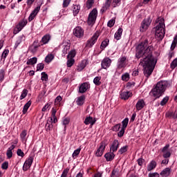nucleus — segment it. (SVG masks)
<instances>
[{
	"mask_svg": "<svg viewBox=\"0 0 177 177\" xmlns=\"http://www.w3.org/2000/svg\"><path fill=\"white\" fill-rule=\"evenodd\" d=\"M91 88V84L88 82H84L82 84L79 88L80 93H85Z\"/></svg>",
	"mask_w": 177,
	"mask_h": 177,
	"instance_id": "nucleus-11",
	"label": "nucleus"
},
{
	"mask_svg": "<svg viewBox=\"0 0 177 177\" xmlns=\"http://www.w3.org/2000/svg\"><path fill=\"white\" fill-rule=\"evenodd\" d=\"M27 95H28V90L24 88L22 91L21 96H20V100H23V99H24L26 97V96H27Z\"/></svg>",
	"mask_w": 177,
	"mask_h": 177,
	"instance_id": "nucleus-39",
	"label": "nucleus"
},
{
	"mask_svg": "<svg viewBox=\"0 0 177 177\" xmlns=\"http://www.w3.org/2000/svg\"><path fill=\"white\" fill-rule=\"evenodd\" d=\"M93 83L95 85H97L99 86L100 85H102V82L100 81V77H95L93 80Z\"/></svg>",
	"mask_w": 177,
	"mask_h": 177,
	"instance_id": "nucleus-38",
	"label": "nucleus"
},
{
	"mask_svg": "<svg viewBox=\"0 0 177 177\" xmlns=\"http://www.w3.org/2000/svg\"><path fill=\"white\" fill-rule=\"evenodd\" d=\"M45 67V65L44 64H38L37 65V71H42Z\"/></svg>",
	"mask_w": 177,
	"mask_h": 177,
	"instance_id": "nucleus-43",
	"label": "nucleus"
},
{
	"mask_svg": "<svg viewBox=\"0 0 177 177\" xmlns=\"http://www.w3.org/2000/svg\"><path fill=\"white\" fill-rule=\"evenodd\" d=\"M120 128H121V124H118L113 126L112 129L114 132H118Z\"/></svg>",
	"mask_w": 177,
	"mask_h": 177,
	"instance_id": "nucleus-44",
	"label": "nucleus"
},
{
	"mask_svg": "<svg viewBox=\"0 0 177 177\" xmlns=\"http://www.w3.org/2000/svg\"><path fill=\"white\" fill-rule=\"evenodd\" d=\"M127 151H128V146H124L119 149L118 153H120V154H124V153H127Z\"/></svg>",
	"mask_w": 177,
	"mask_h": 177,
	"instance_id": "nucleus-41",
	"label": "nucleus"
},
{
	"mask_svg": "<svg viewBox=\"0 0 177 177\" xmlns=\"http://www.w3.org/2000/svg\"><path fill=\"white\" fill-rule=\"evenodd\" d=\"M70 124V118H66L63 120V125H68Z\"/></svg>",
	"mask_w": 177,
	"mask_h": 177,
	"instance_id": "nucleus-57",
	"label": "nucleus"
},
{
	"mask_svg": "<svg viewBox=\"0 0 177 177\" xmlns=\"http://www.w3.org/2000/svg\"><path fill=\"white\" fill-rule=\"evenodd\" d=\"M148 45L149 40L145 39L138 45L136 53V57H137V59L144 57L143 59H140V64L142 66L144 75L147 78H149L150 75H151V73L154 71V67H156V62H154V57H153L154 47L152 46H148ZM147 46L148 47L147 48Z\"/></svg>",
	"mask_w": 177,
	"mask_h": 177,
	"instance_id": "nucleus-1",
	"label": "nucleus"
},
{
	"mask_svg": "<svg viewBox=\"0 0 177 177\" xmlns=\"http://www.w3.org/2000/svg\"><path fill=\"white\" fill-rule=\"evenodd\" d=\"M75 50H72L69 52L68 56H67V59H74V57H75Z\"/></svg>",
	"mask_w": 177,
	"mask_h": 177,
	"instance_id": "nucleus-35",
	"label": "nucleus"
},
{
	"mask_svg": "<svg viewBox=\"0 0 177 177\" xmlns=\"http://www.w3.org/2000/svg\"><path fill=\"white\" fill-rule=\"evenodd\" d=\"M35 16H37L36 14H34V12H31L28 17V21H32V20H34V19L35 18Z\"/></svg>",
	"mask_w": 177,
	"mask_h": 177,
	"instance_id": "nucleus-55",
	"label": "nucleus"
},
{
	"mask_svg": "<svg viewBox=\"0 0 177 177\" xmlns=\"http://www.w3.org/2000/svg\"><path fill=\"white\" fill-rule=\"evenodd\" d=\"M38 59L37 58V57H34L32 58H30L29 59H28L26 64L28 66H34V64H37V62Z\"/></svg>",
	"mask_w": 177,
	"mask_h": 177,
	"instance_id": "nucleus-20",
	"label": "nucleus"
},
{
	"mask_svg": "<svg viewBox=\"0 0 177 177\" xmlns=\"http://www.w3.org/2000/svg\"><path fill=\"white\" fill-rule=\"evenodd\" d=\"M41 81H48V74L45 72L41 73Z\"/></svg>",
	"mask_w": 177,
	"mask_h": 177,
	"instance_id": "nucleus-45",
	"label": "nucleus"
},
{
	"mask_svg": "<svg viewBox=\"0 0 177 177\" xmlns=\"http://www.w3.org/2000/svg\"><path fill=\"white\" fill-rule=\"evenodd\" d=\"M106 146H107V140H104L100 142V146L97 149L95 156L97 157H102L103 156V153L104 151V149H106Z\"/></svg>",
	"mask_w": 177,
	"mask_h": 177,
	"instance_id": "nucleus-6",
	"label": "nucleus"
},
{
	"mask_svg": "<svg viewBox=\"0 0 177 177\" xmlns=\"http://www.w3.org/2000/svg\"><path fill=\"white\" fill-rule=\"evenodd\" d=\"M57 111L55 108L52 109V113H51V117H56V113Z\"/></svg>",
	"mask_w": 177,
	"mask_h": 177,
	"instance_id": "nucleus-64",
	"label": "nucleus"
},
{
	"mask_svg": "<svg viewBox=\"0 0 177 177\" xmlns=\"http://www.w3.org/2000/svg\"><path fill=\"white\" fill-rule=\"evenodd\" d=\"M8 55H9V50H4L1 56L4 59H6V56H8Z\"/></svg>",
	"mask_w": 177,
	"mask_h": 177,
	"instance_id": "nucleus-59",
	"label": "nucleus"
},
{
	"mask_svg": "<svg viewBox=\"0 0 177 177\" xmlns=\"http://www.w3.org/2000/svg\"><path fill=\"white\" fill-rule=\"evenodd\" d=\"M138 165H140V167H142V165H143V162H145V160L142 158L138 159Z\"/></svg>",
	"mask_w": 177,
	"mask_h": 177,
	"instance_id": "nucleus-61",
	"label": "nucleus"
},
{
	"mask_svg": "<svg viewBox=\"0 0 177 177\" xmlns=\"http://www.w3.org/2000/svg\"><path fill=\"white\" fill-rule=\"evenodd\" d=\"M110 64H111V59L109 57H106L102 60L101 66L102 68H107L110 67Z\"/></svg>",
	"mask_w": 177,
	"mask_h": 177,
	"instance_id": "nucleus-14",
	"label": "nucleus"
},
{
	"mask_svg": "<svg viewBox=\"0 0 177 177\" xmlns=\"http://www.w3.org/2000/svg\"><path fill=\"white\" fill-rule=\"evenodd\" d=\"M120 98L122 100H128L129 97H132V93L130 91H122L120 93Z\"/></svg>",
	"mask_w": 177,
	"mask_h": 177,
	"instance_id": "nucleus-12",
	"label": "nucleus"
},
{
	"mask_svg": "<svg viewBox=\"0 0 177 177\" xmlns=\"http://www.w3.org/2000/svg\"><path fill=\"white\" fill-rule=\"evenodd\" d=\"M52 122H53V119L50 118V120L47 121V123L46 124V126H45L46 131H47V132H49V131L53 129V124H52Z\"/></svg>",
	"mask_w": 177,
	"mask_h": 177,
	"instance_id": "nucleus-16",
	"label": "nucleus"
},
{
	"mask_svg": "<svg viewBox=\"0 0 177 177\" xmlns=\"http://www.w3.org/2000/svg\"><path fill=\"white\" fill-rule=\"evenodd\" d=\"M132 86H135V82H128L127 84V88H132Z\"/></svg>",
	"mask_w": 177,
	"mask_h": 177,
	"instance_id": "nucleus-62",
	"label": "nucleus"
},
{
	"mask_svg": "<svg viewBox=\"0 0 177 177\" xmlns=\"http://www.w3.org/2000/svg\"><path fill=\"white\" fill-rule=\"evenodd\" d=\"M127 61L126 57H122L120 58L118 64V68H123V67H125V62Z\"/></svg>",
	"mask_w": 177,
	"mask_h": 177,
	"instance_id": "nucleus-22",
	"label": "nucleus"
},
{
	"mask_svg": "<svg viewBox=\"0 0 177 177\" xmlns=\"http://www.w3.org/2000/svg\"><path fill=\"white\" fill-rule=\"evenodd\" d=\"M163 157L164 158H169V157H171V152L169 151H166V152H163Z\"/></svg>",
	"mask_w": 177,
	"mask_h": 177,
	"instance_id": "nucleus-58",
	"label": "nucleus"
},
{
	"mask_svg": "<svg viewBox=\"0 0 177 177\" xmlns=\"http://www.w3.org/2000/svg\"><path fill=\"white\" fill-rule=\"evenodd\" d=\"M149 177H160V174L158 173H153L149 174Z\"/></svg>",
	"mask_w": 177,
	"mask_h": 177,
	"instance_id": "nucleus-63",
	"label": "nucleus"
},
{
	"mask_svg": "<svg viewBox=\"0 0 177 177\" xmlns=\"http://www.w3.org/2000/svg\"><path fill=\"white\" fill-rule=\"evenodd\" d=\"M97 17V9L93 8L88 15L87 24L88 26H93L96 23V19Z\"/></svg>",
	"mask_w": 177,
	"mask_h": 177,
	"instance_id": "nucleus-4",
	"label": "nucleus"
},
{
	"mask_svg": "<svg viewBox=\"0 0 177 177\" xmlns=\"http://www.w3.org/2000/svg\"><path fill=\"white\" fill-rule=\"evenodd\" d=\"M95 3V1L94 0H87L86 5V8L88 9H91L92 8V6H93V4Z\"/></svg>",
	"mask_w": 177,
	"mask_h": 177,
	"instance_id": "nucleus-36",
	"label": "nucleus"
},
{
	"mask_svg": "<svg viewBox=\"0 0 177 177\" xmlns=\"http://www.w3.org/2000/svg\"><path fill=\"white\" fill-rule=\"evenodd\" d=\"M33 158L32 156H30L24 162L23 166V171H28L30 168H31V165H32Z\"/></svg>",
	"mask_w": 177,
	"mask_h": 177,
	"instance_id": "nucleus-9",
	"label": "nucleus"
},
{
	"mask_svg": "<svg viewBox=\"0 0 177 177\" xmlns=\"http://www.w3.org/2000/svg\"><path fill=\"white\" fill-rule=\"evenodd\" d=\"M30 106H31V100H29L25 105L24 106V109L22 111L23 114H26L27 113L28 109H30Z\"/></svg>",
	"mask_w": 177,
	"mask_h": 177,
	"instance_id": "nucleus-27",
	"label": "nucleus"
},
{
	"mask_svg": "<svg viewBox=\"0 0 177 177\" xmlns=\"http://www.w3.org/2000/svg\"><path fill=\"white\" fill-rule=\"evenodd\" d=\"M73 13L75 16H77L78 13H80V10L81 9V6L80 5H75L73 6Z\"/></svg>",
	"mask_w": 177,
	"mask_h": 177,
	"instance_id": "nucleus-31",
	"label": "nucleus"
},
{
	"mask_svg": "<svg viewBox=\"0 0 177 177\" xmlns=\"http://www.w3.org/2000/svg\"><path fill=\"white\" fill-rule=\"evenodd\" d=\"M177 45V35H176L174 38V40L172 41L171 46V50H174L175 48H176Z\"/></svg>",
	"mask_w": 177,
	"mask_h": 177,
	"instance_id": "nucleus-33",
	"label": "nucleus"
},
{
	"mask_svg": "<svg viewBox=\"0 0 177 177\" xmlns=\"http://www.w3.org/2000/svg\"><path fill=\"white\" fill-rule=\"evenodd\" d=\"M53 59H55V56L53 54L48 55L45 58V62L46 63H50Z\"/></svg>",
	"mask_w": 177,
	"mask_h": 177,
	"instance_id": "nucleus-34",
	"label": "nucleus"
},
{
	"mask_svg": "<svg viewBox=\"0 0 177 177\" xmlns=\"http://www.w3.org/2000/svg\"><path fill=\"white\" fill-rule=\"evenodd\" d=\"M109 42H110V40L109 39H105L101 44L100 49L102 50H104L108 46Z\"/></svg>",
	"mask_w": 177,
	"mask_h": 177,
	"instance_id": "nucleus-24",
	"label": "nucleus"
},
{
	"mask_svg": "<svg viewBox=\"0 0 177 177\" xmlns=\"http://www.w3.org/2000/svg\"><path fill=\"white\" fill-rule=\"evenodd\" d=\"M150 24H151V20H150V18L144 19L142 21V24L141 25L140 31L141 32H143V31H145V30L147 29V27H149V26H150Z\"/></svg>",
	"mask_w": 177,
	"mask_h": 177,
	"instance_id": "nucleus-10",
	"label": "nucleus"
},
{
	"mask_svg": "<svg viewBox=\"0 0 177 177\" xmlns=\"http://www.w3.org/2000/svg\"><path fill=\"white\" fill-rule=\"evenodd\" d=\"M49 41H50V35H46L41 39V41L43 42L44 44H48Z\"/></svg>",
	"mask_w": 177,
	"mask_h": 177,
	"instance_id": "nucleus-29",
	"label": "nucleus"
},
{
	"mask_svg": "<svg viewBox=\"0 0 177 177\" xmlns=\"http://www.w3.org/2000/svg\"><path fill=\"white\" fill-rule=\"evenodd\" d=\"M168 100H169V96L165 97L160 102V106H165V104L168 103Z\"/></svg>",
	"mask_w": 177,
	"mask_h": 177,
	"instance_id": "nucleus-40",
	"label": "nucleus"
},
{
	"mask_svg": "<svg viewBox=\"0 0 177 177\" xmlns=\"http://www.w3.org/2000/svg\"><path fill=\"white\" fill-rule=\"evenodd\" d=\"M128 122H129V119H128V118H126L124 120H122V127L121 130L118 133V136L119 138H122V136H124V133H125V129H127V127H128Z\"/></svg>",
	"mask_w": 177,
	"mask_h": 177,
	"instance_id": "nucleus-7",
	"label": "nucleus"
},
{
	"mask_svg": "<svg viewBox=\"0 0 177 177\" xmlns=\"http://www.w3.org/2000/svg\"><path fill=\"white\" fill-rule=\"evenodd\" d=\"M7 158L10 159L13 157V152L9 149L7 150L6 152Z\"/></svg>",
	"mask_w": 177,
	"mask_h": 177,
	"instance_id": "nucleus-49",
	"label": "nucleus"
},
{
	"mask_svg": "<svg viewBox=\"0 0 177 177\" xmlns=\"http://www.w3.org/2000/svg\"><path fill=\"white\" fill-rule=\"evenodd\" d=\"M164 22L160 21L156 26L155 38L158 39V41H162L164 36L165 35V29L164 28Z\"/></svg>",
	"mask_w": 177,
	"mask_h": 177,
	"instance_id": "nucleus-3",
	"label": "nucleus"
},
{
	"mask_svg": "<svg viewBox=\"0 0 177 177\" xmlns=\"http://www.w3.org/2000/svg\"><path fill=\"white\" fill-rule=\"evenodd\" d=\"M167 86H168V81H160L158 82L156 86L151 90V93L154 97L158 99L162 96L164 92H165V89H167Z\"/></svg>",
	"mask_w": 177,
	"mask_h": 177,
	"instance_id": "nucleus-2",
	"label": "nucleus"
},
{
	"mask_svg": "<svg viewBox=\"0 0 177 177\" xmlns=\"http://www.w3.org/2000/svg\"><path fill=\"white\" fill-rule=\"evenodd\" d=\"M5 80V70H0V82H2Z\"/></svg>",
	"mask_w": 177,
	"mask_h": 177,
	"instance_id": "nucleus-42",
	"label": "nucleus"
},
{
	"mask_svg": "<svg viewBox=\"0 0 177 177\" xmlns=\"http://www.w3.org/2000/svg\"><path fill=\"white\" fill-rule=\"evenodd\" d=\"M112 1L113 0H106L104 6L109 9V8H110V6L111 5V1Z\"/></svg>",
	"mask_w": 177,
	"mask_h": 177,
	"instance_id": "nucleus-51",
	"label": "nucleus"
},
{
	"mask_svg": "<svg viewBox=\"0 0 177 177\" xmlns=\"http://www.w3.org/2000/svg\"><path fill=\"white\" fill-rule=\"evenodd\" d=\"M84 102H85V95L78 97L76 100L77 106H82V104H84Z\"/></svg>",
	"mask_w": 177,
	"mask_h": 177,
	"instance_id": "nucleus-23",
	"label": "nucleus"
},
{
	"mask_svg": "<svg viewBox=\"0 0 177 177\" xmlns=\"http://www.w3.org/2000/svg\"><path fill=\"white\" fill-rule=\"evenodd\" d=\"M96 122V119L92 118V116H87L84 120V124L85 125H91V127L95 125V123Z\"/></svg>",
	"mask_w": 177,
	"mask_h": 177,
	"instance_id": "nucleus-13",
	"label": "nucleus"
},
{
	"mask_svg": "<svg viewBox=\"0 0 177 177\" xmlns=\"http://www.w3.org/2000/svg\"><path fill=\"white\" fill-rule=\"evenodd\" d=\"M161 176H169L171 175V168L167 167L160 172Z\"/></svg>",
	"mask_w": 177,
	"mask_h": 177,
	"instance_id": "nucleus-19",
	"label": "nucleus"
},
{
	"mask_svg": "<svg viewBox=\"0 0 177 177\" xmlns=\"http://www.w3.org/2000/svg\"><path fill=\"white\" fill-rule=\"evenodd\" d=\"M156 165L157 162H156V161L152 160L147 167V171H153V169L156 168Z\"/></svg>",
	"mask_w": 177,
	"mask_h": 177,
	"instance_id": "nucleus-26",
	"label": "nucleus"
},
{
	"mask_svg": "<svg viewBox=\"0 0 177 177\" xmlns=\"http://www.w3.org/2000/svg\"><path fill=\"white\" fill-rule=\"evenodd\" d=\"M39 45L35 46V43H34L32 46L30 47V50L32 52V53H36L38 48H39Z\"/></svg>",
	"mask_w": 177,
	"mask_h": 177,
	"instance_id": "nucleus-30",
	"label": "nucleus"
},
{
	"mask_svg": "<svg viewBox=\"0 0 177 177\" xmlns=\"http://www.w3.org/2000/svg\"><path fill=\"white\" fill-rule=\"evenodd\" d=\"M114 157H115L114 152H109L104 155V158L106 161H113V160H114Z\"/></svg>",
	"mask_w": 177,
	"mask_h": 177,
	"instance_id": "nucleus-17",
	"label": "nucleus"
},
{
	"mask_svg": "<svg viewBox=\"0 0 177 177\" xmlns=\"http://www.w3.org/2000/svg\"><path fill=\"white\" fill-rule=\"evenodd\" d=\"M118 146H120V142L118 140H115L110 147V151H112V153L117 151L118 150Z\"/></svg>",
	"mask_w": 177,
	"mask_h": 177,
	"instance_id": "nucleus-15",
	"label": "nucleus"
},
{
	"mask_svg": "<svg viewBox=\"0 0 177 177\" xmlns=\"http://www.w3.org/2000/svg\"><path fill=\"white\" fill-rule=\"evenodd\" d=\"M86 67V61H82L79 66H77V71H82L84 68Z\"/></svg>",
	"mask_w": 177,
	"mask_h": 177,
	"instance_id": "nucleus-25",
	"label": "nucleus"
},
{
	"mask_svg": "<svg viewBox=\"0 0 177 177\" xmlns=\"http://www.w3.org/2000/svg\"><path fill=\"white\" fill-rule=\"evenodd\" d=\"M122 35V28H119L118 31L115 33L114 38L118 41L121 39V36Z\"/></svg>",
	"mask_w": 177,
	"mask_h": 177,
	"instance_id": "nucleus-21",
	"label": "nucleus"
},
{
	"mask_svg": "<svg viewBox=\"0 0 177 177\" xmlns=\"http://www.w3.org/2000/svg\"><path fill=\"white\" fill-rule=\"evenodd\" d=\"M74 63H75V60L74 59V58H68V61H67V67H73Z\"/></svg>",
	"mask_w": 177,
	"mask_h": 177,
	"instance_id": "nucleus-32",
	"label": "nucleus"
},
{
	"mask_svg": "<svg viewBox=\"0 0 177 177\" xmlns=\"http://www.w3.org/2000/svg\"><path fill=\"white\" fill-rule=\"evenodd\" d=\"M73 35L77 37V38H82V37H84V29H82V28L80 26H77L73 30Z\"/></svg>",
	"mask_w": 177,
	"mask_h": 177,
	"instance_id": "nucleus-8",
	"label": "nucleus"
},
{
	"mask_svg": "<svg viewBox=\"0 0 177 177\" xmlns=\"http://www.w3.org/2000/svg\"><path fill=\"white\" fill-rule=\"evenodd\" d=\"M114 24H115V19H111L107 23L108 27H110V28L113 27L114 26Z\"/></svg>",
	"mask_w": 177,
	"mask_h": 177,
	"instance_id": "nucleus-47",
	"label": "nucleus"
},
{
	"mask_svg": "<svg viewBox=\"0 0 177 177\" xmlns=\"http://www.w3.org/2000/svg\"><path fill=\"white\" fill-rule=\"evenodd\" d=\"M26 136H27V130H24L20 134V138L22 140V142L26 141Z\"/></svg>",
	"mask_w": 177,
	"mask_h": 177,
	"instance_id": "nucleus-37",
	"label": "nucleus"
},
{
	"mask_svg": "<svg viewBox=\"0 0 177 177\" xmlns=\"http://www.w3.org/2000/svg\"><path fill=\"white\" fill-rule=\"evenodd\" d=\"M64 50H62L63 53H67V50H70V44H68V45L64 46Z\"/></svg>",
	"mask_w": 177,
	"mask_h": 177,
	"instance_id": "nucleus-52",
	"label": "nucleus"
},
{
	"mask_svg": "<svg viewBox=\"0 0 177 177\" xmlns=\"http://www.w3.org/2000/svg\"><path fill=\"white\" fill-rule=\"evenodd\" d=\"M27 26V21L26 20H23L21 22L19 23V24L17 26V27L19 28V31H21L23 30V28Z\"/></svg>",
	"mask_w": 177,
	"mask_h": 177,
	"instance_id": "nucleus-28",
	"label": "nucleus"
},
{
	"mask_svg": "<svg viewBox=\"0 0 177 177\" xmlns=\"http://www.w3.org/2000/svg\"><path fill=\"white\" fill-rule=\"evenodd\" d=\"M17 154L19 157H24V152H23V151H21L20 149H17Z\"/></svg>",
	"mask_w": 177,
	"mask_h": 177,
	"instance_id": "nucleus-54",
	"label": "nucleus"
},
{
	"mask_svg": "<svg viewBox=\"0 0 177 177\" xmlns=\"http://www.w3.org/2000/svg\"><path fill=\"white\" fill-rule=\"evenodd\" d=\"M8 167H9V162L8 161L3 162V164L1 165L2 169H8Z\"/></svg>",
	"mask_w": 177,
	"mask_h": 177,
	"instance_id": "nucleus-46",
	"label": "nucleus"
},
{
	"mask_svg": "<svg viewBox=\"0 0 177 177\" xmlns=\"http://www.w3.org/2000/svg\"><path fill=\"white\" fill-rule=\"evenodd\" d=\"M117 175H118V171H117V169H113L111 174V177H117Z\"/></svg>",
	"mask_w": 177,
	"mask_h": 177,
	"instance_id": "nucleus-60",
	"label": "nucleus"
},
{
	"mask_svg": "<svg viewBox=\"0 0 177 177\" xmlns=\"http://www.w3.org/2000/svg\"><path fill=\"white\" fill-rule=\"evenodd\" d=\"M137 110H142L145 107V101L143 100H139L136 105Z\"/></svg>",
	"mask_w": 177,
	"mask_h": 177,
	"instance_id": "nucleus-18",
	"label": "nucleus"
},
{
	"mask_svg": "<svg viewBox=\"0 0 177 177\" xmlns=\"http://www.w3.org/2000/svg\"><path fill=\"white\" fill-rule=\"evenodd\" d=\"M81 151V148L77 149L74 151L73 153V157H77V156H78L80 154V152Z\"/></svg>",
	"mask_w": 177,
	"mask_h": 177,
	"instance_id": "nucleus-50",
	"label": "nucleus"
},
{
	"mask_svg": "<svg viewBox=\"0 0 177 177\" xmlns=\"http://www.w3.org/2000/svg\"><path fill=\"white\" fill-rule=\"evenodd\" d=\"M40 10H41V6H38L34 9V10L32 12L37 15H38V12H39Z\"/></svg>",
	"mask_w": 177,
	"mask_h": 177,
	"instance_id": "nucleus-53",
	"label": "nucleus"
},
{
	"mask_svg": "<svg viewBox=\"0 0 177 177\" xmlns=\"http://www.w3.org/2000/svg\"><path fill=\"white\" fill-rule=\"evenodd\" d=\"M122 81H129V73H125L122 76Z\"/></svg>",
	"mask_w": 177,
	"mask_h": 177,
	"instance_id": "nucleus-48",
	"label": "nucleus"
},
{
	"mask_svg": "<svg viewBox=\"0 0 177 177\" xmlns=\"http://www.w3.org/2000/svg\"><path fill=\"white\" fill-rule=\"evenodd\" d=\"M100 36V33L99 32H96L91 39H89L87 41V43L86 44V46H88V48H92L93 46L96 44V41H97V39Z\"/></svg>",
	"mask_w": 177,
	"mask_h": 177,
	"instance_id": "nucleus-5",
	"label": "nucleus"
},
{
	"mask_svg": "<svg viewBox=\"0 0 177 177\" xmlns=\"http://www.w3.org/2000/svg\"><path fill=\"white\" fill-rule=\"evenodd\" d=\"M70 2H71V0H64L63 7L67 8L70 5Z\"/></svg>",
	"mask_w": 177,
	"mask_h": 177,
	"instance_id": "nucleus-56",
	"label": "nucleus"
}]
</instances>
